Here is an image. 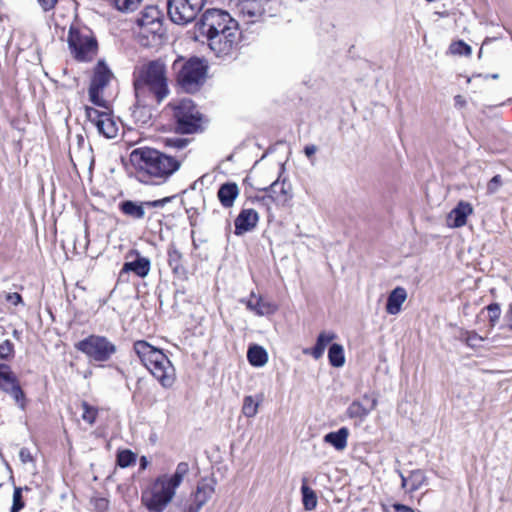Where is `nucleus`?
Segmentation results:
<instances>
[{"label":"nucleus","instance_id":"f257e3e1","mask_svg":"<svg viewBox=\"0 0 512 512\" xmlns=\"http://www.w3.org/2000/svg\"><path fill=\"white\" fill-rule=\"evenodd\" d=\"M200 33L207 38L209 48L216 56L232 55L240 42L238 23L225 11L208 9L202 15Z\"/></svg>","mask_w":512,"mask_h":512},{"label":"nucleus","instance_id":"f03ea898","mask_svg":"<svg viewBox=\"0 0 512 512\" xmlns=\"http://www.w3.org/2000/svg\"><path fill=\"white\" fill-rule=\"evenodd\" d=\"M134 91L137 103L143 107L167 98L170 90L165 64L155 60L142 65L134 73Z\"/></svg>","mask_w":512,"mask_h":512},{"label":"nucleus","instance_id":"7ed1b4c3","mask_svg":"<svg viewBox=\"0 0 512 512\" xmlns=\"http://www.w3.org/2000/svg\"><path fill=\"white\" fill-rule=\"evenodd\" d=\"M130 162L142 182H148L146 178H150L154 184L166 181L181 165L175 157L147 147L134 149L130 154Z\"/></svg>","mask_w":512,"mask_h":512},{"label":"nucleus","instance_id":"20e7f679","mask_svg":"<svg viewBox=\"0 0 512 512\" xmlns=\"http://www.w3.org/2000/svg\"><path fill=\"white\" fill-rule=\"evenodd\" d=\"M190 467L187 462L177 464L173 474L159 475L141 496L143 505L149 512H163L172 502L176 490L189 474Z\"/></svg>","mask_w":512,"mask_h":512},{"label":"nucleus","instance_id":"39448f33","mask_svg":"<svg viewBox=\"0 0 512 512\" xmlns=\"http://www.w3.org/2000/svg\"><path fill=\"white\" fill-rule=\"evenodd\" d=\"M133 349L141 363L149 370L163 388H171L176 380L175 368L162 350L144 340L134 343Z\"/></svg>","mask_w":512,"mask_h":512},{"label":"nucleus","instance_id":"423d86ee","mask_svg":"<svg viewBox=\"0 0 512 512\" xmlns=\"http://www.w3.org/2000/svg\"><path fill=\"white\" fill-rule=\"evenodd\" d=\"M173 68L177 71V82L187 93H194L205 83L207 65L199 58H191L186 62L176 60Z\"/></svg>","mask_w":512,"mask_h":512},{"label":"nucleus","instance_id":"0eeeda50","mask_svg":"<svg viewBox=\"0 0 512 512\" xmlns=\"http://www.w3.org/2000/svg\"><path fill=\"white\" fill-rule=\"evenodd\" d=\"M281 5L282 0H239L237 11L243 21L252 24L261 21L266 14L276 16Z\"/></svg>","mask_w":512,"mask_h":512},{"label":"nucleus","instance_id":"6e6552de","mask_svg":"<svg viewBox=\"0 0 512 512\" xmlns=\"http://www.w3.org/2000/svg\"><path fill=\"white\" fill-rule=\"evenodd\" d=\"M173 110L179 132L191 134L201 129L203 118L192 100L185 98L175 102Z\"/></svg>","mask_w":512,"mask_h":512},{"label":"nucleus","instance_id":"1a4fd4ad","mask_svg":"<svg viewBox=\"0 0 512 512\" xmlns=\"http://www.w3.org/2000/svg\"><path fill=\"white\" fill-rule=\"evenodd\" d=\"M75 348L89 359L97 362L108 361L117 351L116 345L108 338L100 335H90L77 342Z\"/></svg>","mask_w":512,"mask_h":512},{"label":"nucleus","instance_id":"9d476101","mask_svg":"<svg viewBox=\"0 0 512 512\" xmlns=\"http://www.w3.org/2000/svg\"><path fill=\"white\" fill-rule=\"evenodd\" d=\"M203 5L204 0H168V15L175 24L185 25L196 18Z\"/></svg>","mask_w":512,"mask_h":512},{"label":"nucleus","instance_id":"9b49d317","mask_svg":"<svg viewBox=\"0 0 512 512\" xmlns=\"http://www.w3.org/2000/svg\"><path fill=\"white\" fill-rule=\"evenodd\" d=\"M163 16L156 6L145 7L136 20L139 35L149 39L163 35Z\"/></svg>","mask_w":512,"mask_h":512},{"label":"nucleus","instance_id":"f8f14e48","mask_svg":"<svg viewBox=\"0 0 512 512\" xmlns=\"http://www.w3.org/2000/svg\"><path fill=\"white\" fill-rule=\"evenodd\" d=\"M85 114L89 123L96 128L97 132L107 139L118 136L120 124L114 117L105 111H99L92 107H85Z\"/></svg>","mask_w":512,"mask_h":512},{"label":"nucleus","instance_id":"ddd939ff","mask_svg":"<svg viewBox=\"0 0 512 512\" xmlns=\"http://www.w3.org/2000/svg\"><path fill=\"white\" fill-rule=\"evenodd\" d=\"M68 43L72 54L79 61H90L96 55V40L88 32L70 30Z\"/></svg>","mask_w":512,"mask_h":512},{"label":"nucleus","instance_id":"4468645a","mask_svg":"<svg viewBox=\"0 0 512 512\" xmlns=\"http://www.w3.org/2000/svg\"><path fill=\"white\" fill-rule=\"evenodd\" d=\"M113 77L112 72L104 62L99 61L94 70V75L89 87L90 101L99 107L107 108L106 101L103 98V90L109 84Z\"/></svg>","mask_w":512,"mask_h":512},{"label":"nucleus","instance_id":"2eb2a0df","mask_svg":"<svg viewBox=\"0 0 512 512\" xmlns=\"http://www.w3.org/2000/svg\"><path fill=\"white\" fill-rule=\"evenodd\" d=\"M473 214V207L470 203L460 201L446 217V225L449 228H459L466 224L468 216Z\"/></svg>","mask_w":512,"mask_h":512},{"label":"nucleus","instance_id":"dca6fc26","mask_svg":"<svg viewBox=\"0 0 512 512\" xmlns=\"http://www.w3.org/2000/svg\"><path fill=\"white\" fill-rule=\"evenodd\" d=\"M136 254L137 258L134 261L124 263L120 271L119 278H123L129 272H133L141 278H144L149 274L151 269L150 260L146 257L140 256L139 253Z\"/></svg>","mask_w":512,"mask_h":512},{"label":"nucleus","instance_id":"f3484780","mask_svg":"<svg viewBox=\"0 0 512 512\" xmlns=\"http://www.w3.org/2000/svg\"><path fill=\"white\" fill-rule=\"evenodd\" d=\"M258 222V213L254 209H243L235 219V234L241 235L252 230Z\"/></svg>","mask_w":512,"mask_h":512},{"label":"nucleus","instance_id":"a211bd4d","mask_svg":"<svg viewBox=\"0 0 512 512\" xmlns=\"http://www.w3.org/2000/svg\"><path fill=\"white\" fill-rule=\"evenodd\" d=\"M407 291L404 287L398 286L394 288L388 295L386 303V312L389 315H397L402 310V305L407 300Z\"/></svg>","mask_w":512,"mask_h":512},{"label":"nucleus","instance_id":"6ab92c4d","mask_svg":"<svg viewBox=\"0 0 512 512\" xmlns=\"http://www.w3.org/2000/svg\"><path fill=\"white\" fill-rule=\"evenodd\" d=\"M267 199L276 206L286 207L288 204V192L285 188V179H277L267 189Z\"/></svg>","mask_w":512,"mask_h":512},{"label":"nucleus","instance_id":"aec40b11","mask_svg":"<svg viewBox=\"0 0 512 512\" xmlns=\"http://www.w3.org/2000/svg\"><path fill=\"white\" fill-rule=\"evenodd\" d=\"M240 189L234 182H227L220 186L217 197L224 208H231L239 196Z\"/></svg>","mask_w":512,"mask_h":512},{"label":"nucleus","instance_id":"412c9836","mask_svg":"<svg viewBox=\"0 0 512 512\" xmlns=\"http://www.w3.org/2000/svg\"><path fill=\"white\" fill-rule=\"evenodd\" d=\"M400 477L402 481V488L406 489L408 492L419 490L424 485H426L427 482L426 475L421 470L412 471L408 477H405L402 473H400Z\"/></svg>","mask_w":512,"mask_h":512},{"label":"nucleus","instance_id":"4be33fe9","mask_svg":"<svg viewBox=\"0 0 512 512\" xmlns=\"http://www.w3.org/2000/svg\"><path fill=\"white\" fill-rule=\"evenodd\" d=\"M145 207H147L145 202H136L132 200H125L119 204V209L124 215L137 220L144 218Z\"/></svg>","mask_w":512,"mask_h":512},{"label":"nucleus","instance_id":"5701e85b","mask_svg":"<svg viewBox=\"0 0 512 512\" xmlns=\"http://www.w3.org/2000/svg\"><path fill=\"white\" fill-rule=\"evenodd\" d=\"M241 302L245 303L247 309L258 316L267 315L273 312V307L254 293L250 295L248 300H241Z\"/></svg>","mask_w":512,"mask_h":512},{"label":"nucleus","instance_id":"b1692460","mask_svg":"<svg viewBox=\"0 0 512 512\" xmlns=\"http://www.w3.org/2000/svg\"><path fill=\"white\" fill-rule=\"evenodd\" d=\"M348 435L349 430L346 427H342L335 432L326 434L324 441L332 445L337 450H343L347 446Z\"/></svg>","mask_w":512,"mask_h":512},{"label":"nucleus","instance_id":"393cba45","mask_svg":"<svg viewBox=\"0 0 512 512\" xmlns=\"http://www.w3.org/2000/svg\"><path fill=\"white\" fill-rule=\"evenodd\" d=\"M377 405V399L372 398L369 407L365 406L360 401H353L347 408V415L350 418H365Z\"/></svg>","mask_w":512,"mask_h":512},{"label":"nucleus","instance_id":"a878e982","mask_svg":"<svg viewBox=\"0 0 512 512\" xmlns=\"http://www.w3.org/2000/svg\"><path fill=\"white\" fill-rule=\"evenodd\" d=\"M336 338V334L334 332L323 331L319 334L316 344L312 349V356L315 359H319L323 356L326 347Z\"/></svg>","mask_w":512,"mask_h":512},{"label":"nucleus","instance_id":"bb28decb","mask_svg":"<svg viewBox=\"0 0 512 512\" xmlns=\"http://www.w3.org/2000/svg\"><path fill=\"white\" fill-rule=\"evenodd\" d=\"M262 395H247L243 399L242 414L247 418H253L258 413V408L262 402Z\"/></svg>","mask_w":512,"mask_h":512},{"label":"nucleus","instance_id":"cd10ccee","mask_svg":"<svg viewBox=\"0 0 512 512\" xmlns=\"http://www.w3.org/2000/svg\"><path fill=\"white\" fill-rule=\"evenodd\" d=\"M214 485L210 482H201L195 494L197 509L201 508L213 495Z\"/></svg>","mask_w":512,"mask_h":512},{"label":"nucleus","instance_id":"c85d7f7f","mask_svg":"<svg viewBox=\"0 0 512 512\" xmlns=\"http://www.w3.org/2000/svg\"><path fill=\"white\" fill-rule=\"evenodd\" d=\"M247 358L251 365L261 367L266 364L268 357L266 351L261 347L254 345L249 348Z\"/></svg>","mask_w":512,"mask_h":512},{"label":"nucleus","instance_id":"c756f323","mask_svg":"<svg viewBox=\"0 0 512 512\" xmlns=\"http://www.w3.org/2000/svg\"><path fill=\"white\" fill-rule=\"evenodd\" d=\"M18 384L17 378L6 364H0V389L7 392Z\"/></svg>","mask_w":512,"mask_h":512},{"label":"nucleus","instance_id":"7c9ffc66","mask_svg":"<svg viewBox=\"0 0 512 512\" xmlns=\"http://www.w3.org/2000/svg\"><path fill=\"white\" fill-rule=\"evenodd\" d=\"M329 363L336 368L343 367L345 364L344 348L341 344L334 343L328 351Z\"/></svg>","mask_w":512,"mask_h":512},{"label":"nucleus","instance_id":"2f4dec72","mask_svg":"<svg viewBox=\"0 0 512 512\" xmlns=\"http://www.w3.org/2000/svg\"><path fill=\"white\" fill-rule=\"evenodd\" d=\"M302 502L306 510H314L317 506V496L314 490L307 486L306 481H303L302 487Z\"/></svg>","mask_w":512,"mask_h":512},{"label":"nucleus","instance_id":"473e14b6","mask_svg":"<svg viewBox=\"0 0 512 512\" xmlns=\"http://www.w3.org/2000/svg\"><path fill=\"white\" fill-rule=\"evenodd\" d=\"M136 462V454L131 450H121L117 454V464L121 468H126L133 465Z\"/></svg>","mask_w":512,"mask_h":512},{"label":"nucleus","instance_id":"72a5a7b5","mask_svg":"<svg viewBox=\"0 0 512 512\" xmlns=\"http://www.w3.org/2000/svg\"><path fill=\"white\" fill-rule=\"evenodd\" d=\"M6 393L10 394L14 399L15 403L21 410H25L27 400L23 390L21 389L19 383L13 387H11Z\"/></svg>","mask_w":512,"mask_h":512},{"label":"nucleus","instance_id":"f704fd0d","mask_svg":"<svg viewBox=\"0 0 512 512\" xmlns=\"http://www.w3.org/2000/svg\"><path fill=\"white\" fill-rule=\"evenodd\" d=\"M82 419L89 425H93L96 421L98 410L97 408L90 406L87 402H82Z\"/></svg>","mask_w":512,"mask_h":512},{"label":"nucleus","instance_id":"c9c22d12","mask_svg":"<svg viewBox=\"0 0 512 512\" xmlns=\"http://www.w3.org/2000/svg\"><path fill=\"white\" fill-rule=\"evenodd\" d=\"M142 0H114L115 7L122 12H132L138 8Z\"/></svg>","mask_w":512,"mask_h":512},{"label":"nucleus","instance_id":"e433bc0d","mask_svg":"<svg viewBox=\"0 0 512 512\" xmlns=\"http://www.w3.org/2000/svg\"><path fill=\"white\" fill-rule=\"evenodd\" d=\"M461 339L466 342V344L472 348H477L480 346L481 342L484 341V338L478 335L475 332L466 331L461 334Z\"/></svg>","mask_w":512,"mask_h":512},{"label":"nucleus","instance_id":"4c0bfd02","mask_svg":"<svg viewBox=\"0 0 512 512\" xmlns=\"http://www.w3.org/2000/svg\"><path fill=\"white\" fill-rule=\"evenodd\" d=\"M181 253L174 247L171 246L168 249V262L169 265L174 269L177 270L180 266V260H181Z\"/></svg>","mask_w":512,"mask_h":512},{"label":"nucleus","instance_id":"58836bf2","mask_svg":"<svg viewBox=\"0 0 512 512\" xmlns=\"http://www.w3.org/2000/svg\"><path fill=\"white\" fill-rule=\"evenodd\" d=\"M450 51L452 54L458 55H470L472 52L471 47L463 41H458L451 44Z\"/></svg>","mask_w":512,"mask_h":512},{"label":"nucleus","instance_id":"ea45409f","mask_svg":"<svg viewBox=\"0 0 512 512\" xmlns=\"http://www.w3.org/2000/svg\"><path fill=\"white\" fill-rule=\"evenodd\" d=\"M14 345L10 340H5L0 344V359H8L13 355Z\"/></svg>","mask_w":512,"mask_h":512},{"label":"nucleus","instance_id":"a19ab883","mask_svg":"<svg viewBox=\"0 0 512 512\" xmlns=\"http://www.w3.org/2000/svg\"><path fill=\"white\" fill-rule=\"evenodd\" d=\"M502 185V179L500 175H495L487 185V192L489 194H494L498 191V189Z\"/></svg>","mask_w":512,"mask_h":512},{"label":"nucleus","instance_id":"79ce46f5","mask_svg":"<svg viewBox=\"0 0 512 512\" xmlns=\"http://www.w3.org/2000/svg\"><path fill=\"white\" fill-rule=\"evenodd\" d=\"M24 506L20 489H15L13 493V506L11 512H18Z\"/></svg>","mask_w":512,"mask_h":512},{"label":"nucleus","instance_id":"37998d69","mask_svg":"<svg viewBox=\"0 0 512 512\" xmlns=\"http://www.w3.org/2000/svg\"><path fill=\"white\" fill-rule=\"evenodd\" d=\"M386 512H415V511L406 505L393 504L386 509Z\"/></svg>","mask_w":512,"mask_h":512},{"label":"nucleus","instance_id":"c03bdc74","mask_svg":"<svg viewBox=\"0 0 512 512\" xmlns=\"http://www.w3.org/2000/svg\"><path fill=\"white\" fill-rule=\"evenodd\" d=\"M19 457L22 463H30L33 461V457L31 455V452L28 448H22L19 452Z\"/></svg>","mask_w":512,"mask_h":512},{"label":"nucleus","instance_id":"a18cd8bd","mask_svg":"<svg viewBox=\"0 0 512 512\" xmlns=\"http://www.w3.org/2000/svg\"><path fill=\"white\" fill-rule=\"evenodd\" d=\"M171 201V197H165L159 200L154 201H146L145 204L147 207H163L166 203Z\"/></svg>","mask_w":512,"mask_h":512},{"label":"nucleus","instance_id":"49530a36","mask_svg":"<svg viewBox=\"0 0 512 512\" xmlns=\"http://www.w3.org/2000/svg\"><path fill=\"white\" fill-rule=\"evenodd\" d=\"M491 321H496L500 316V308L497 304H491L488 306Z\"/></svg>","mask_w":512,"mask_h":512},{"label":"nucleus","instance_id":"de8ad7c7","mask_svg":"<svg viewBox=\"0 0 512 512\" xmlns=\"http://www.w3.org/2000/svg\"><path fill=\"white\" fill-rule=\"evenodd\" d=\"M7 302L11 303L12 305H18L22 303V297L19 293H8L6 295Z\"/></svg>","mask_w":512,"mask_h":512},{"label":"nucleus","instance_id":"09e8293b","mask_svg":"<svg viewBox=\"0 0 512 512\" xmlns=\"http://www.w3.org/2000/svg\"><path fill=\"white\" fill-rule=\"evenodd\" d=\"M58 0H38L43 10L48 11L56 5Z\"/></svg>","mask_w":512,"mask_h":512},{"label":"nucleus","instance_id":"8fccbe9b","mask_svg":"<svg viewBox=\"0 0 512 512\" xmlns=\"http://www.w3.org/2000/svg\"><path fill=\"white\" fill-rule=\"evenodd\" d=\"M316 152V147L315 146H307L305 147V154L308 156V157H311L312 155H314Z\"/></svg>","mask_w":512,"mask_h":512},{"label":"nucleus","instance_id":"3c124183","mask_svg":"<svg viewBox=\"0 0 512 512\" xmlns=\"http://www.w3.org/2000/svg\"><path fill=\"white\" fill-rule=\"evenodd\" d=\"M149 462L146 456H142L140 458V469L145 470L148 466Z\"/></svg>","mask_w":512,"mask_h":512},{"label":"nucleus","instance_id":"603ef678","mask_svg":"<svg viewBox=\"0 0 512 512\" xmlns=\"http://www.w3.org/2000/svg\"><path fill=\"white\" fill-rule=\"evenodd\" d=\"M175 146H177L178 148H183L186 146V140H176L174 142Z\"/></svg>","mask_w":512,"mask_h":512},{"label":"nucleus","instance_id":"864d4df0","mask_svg":"<svg viewBox=\"0 0 512 512\" xmlns=\"http://www.w3.org/2000/svg\"><path fill=\"white\" fill-rule=\"evenodd\" d=\"M106 506H107V501L105 499H100L99 500V507L106 508Z\"/></svg>","mask_w":512,"mask_h":512},{"label":"nucleus","instance_id":"5fc2aeb1","mask_svg":"<svg viewBox=\"0 0 512 512\" xmlns=\"http://www.w3.org/2000/svg\"><path fill=\"white\" fill-rule=\"evenodd\" d=\"M508 325H509V328L512 330V309H511V314L508 319Z\"/></svg>","mask_w":512,"mask_h":512},{"label":"nucleus","instance_id":"6e6d98bb","mask_svg":"<svg viewBox=\"0 0 512 512\" xmlns=\"http://www.w3.org/2000/svg\"><path fill=\"white\" fill-rule=\"evenodd\" d=\"M84 241H85L84 249H86V248H87V245H88V240H87V237H86V236H84Z\"/></svg>","mask_w":512,"mask_h":512},{"label":"nucleus","instance_id":"4d7b16f0","mask_svg":"<svg viewBox=\"0 0 512 512\" xmlns=\"http://www.w3.org/2000/svg\"><path fill=\"white\" fill-rule=\"evenodd\" d=\"M363 399H364V400H369L370 398H369V396H368V395H364V396H363Z\"/></svg>","mask_w":512,"mask_h":512},{"label":"nucleus","instance_id":"13d9d810","mask_svg":"<svg viewBox=\"0 0 512 512\" xmlns=\"http://www.w3.org/2000/svg\"><path fill=\"white\" fill-rule=\"evenodd\" d=\"M428 2H433L434 0H427Z\"/></svg>","mask_w":512,"mask_h":512}]
</instances>
